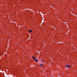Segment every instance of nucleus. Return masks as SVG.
<instances>
[{"label": "nucleus", "mask_w": 77, "mask_h": 77, "mask_svg": "<svg viewBox=\"0 0 77 77\" xmlns=\"http://www.w3.org/2000/svg\"><path fill=\"white\" fill-rule=\"evenodd\" d=\"M68 64H66V67L67 68H71V66L68 65Z\"/></svg>", "instance_id": "obj_1"}, {"label": "nucleus", "mask_w": 77, "mask_h": 77, "mask_svg": "<svg viewBox=\"0 0 77 77\" xmlns=\"http://www.w3.org/2000/svg\"><path fill=\"white\" fill-rule=\"evenodd\" d=\"M32 57L33 59H34V60H35L36 59V58H35V57H34V56H32Z\"/></svg>", "instance_id": "obj_2"}, {"label": "nucleus", "mask_w": 77, "mask_h": 77, "mask_svg": "<svg viewBox=\"0 0 77 77\" xmlns=\"http://www.w3.org/2000/svg\"><path fill=\"white\" fill-rule=\"evenodd\" d=\"M40 65L42 67H44V66L42 64H40Z\"/></svg>", "instance_id": "obj_3"}, {"label": "nucleus", "mask_w": 77, "mask_h": 77, "mask_svg": "<svg viewBox=\"0 0 77 77\" xmlns=\"http://www.w3.org/2000/svg\"><path fill=\"white\" fill-rule=\"evenodd\" d=\"M34 60L35 61V62H38V60H37L36 59H35Z\"/></svg>", "instance_id": "obj_4"}, {"label": "nucleus", "mask_w": 77, "mask_h": 77, "mask_svg": "<svg viewBox=\"0 0 77 77\" xmlns=\"http://www.w3.org/2000/svg\"><path fill=\"white\" fill-rule=\"evenodd\" d=\"M29 32H30V33H32V31L31 30H29Z\"/></svg>", "instance_id": "obj_5"}, {"label": "nucleus", "mask_w": 77, "mask_h": 77, "mask_svg": "<svg viewBox=\"0 0 77 77\" xmlns=\"http://www.w3.org/2000/svg\"><path fill=\"white\" fill-rule=\"evenodd\" d=\"M43 62H44V60H43Z\"/></svg>", "instance_id": "obj_6"}]
</instances>
